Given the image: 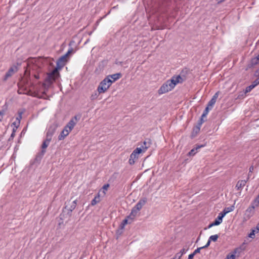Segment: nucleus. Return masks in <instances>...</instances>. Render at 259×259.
Listing matches in <instances>:
<instances>
[{
    "label": "nucleus",
    "mask_w": 259,
    "mask_h": 259,
    "mask_svg": "<svg viewBox=\"0 0 259 259\" xmlns=\"http://www.w3.org/2000/svg\"><path fill=\"white\" fill-rule=\"evenodd\" d=\"M112 83V80L109 77H105L99 84L97 91L99 94L104 93L109 88Z\"/></svg>",
    "instance_id": "f257e3e1"
},
{
    "label": "nucleus",
    "mask_w": 259,
    "mask_h": 259,
    "mask_svg": "<svg viewBox=\"0 0 259 259\" xmlns=\"http://www.w3.org/2000/svg\"><path fill=\"white\" fill-rule=\"evenodd\" d=\"M173 81L169 79L164 83L158 90L159 94H163L172 90L175 87Z\"/></svg>",
    "instance_id": "f03ea898"
},
{
    "label": "nucleus",
    "mask_w": 259,
    "mask_h": 259,
    "mask_svg": "<svg viewBox=\"0 0 259 259\" xmlns=\"http://www.w3.org/2000/svg\"><path fill=\"white\" fill-rule=\"evenodd\" d=\"M147 202V198H143L141 199L136 204L135 207L132 209L131 214L128 217L130 218L131 215L135 217L138 212L142 208Z\"/></svg>",
    "instance_id": "7ed1b4c3"
},
{
    "label": "nucleus",
    "mask_w": 259,
    "mask_h": 259,
    "mask_svg": "<svg viewBox=\"0 0 259 259\" xmlns=\"http://www.w3.org/2000/svg\"><path fill=\"white\" fill-rule=\"evenodd\" d=\"M57 128V125L55 123H53L50 125L47 130L46 137H48L49 138L52 139V137L55 134Z\"/></svg>",
    "instance_id": "20e7f679"
},
{
    "label": "nucleus",
    "mask_w": 259,
    "mask_h": 259,
    "mask_svg": "<svg viewBox=\"0 0 259 259\" xmlns=\"http://www.w3.org/2000/svg\"><path fill=\"white\" fill-rule=\"evenodd\" d=\"M18 70V67L16 65L11 67L4 76V80H6L8 78L12 76L15 73L17 72Z\"/></svg>",
    "instance_id": "39448f33"
},
{
    "label": "nucleus",
    "mask_w": 259,
    "mask_h": 259,
    "mask_svg": "<svg viewBox=\"0 0 259 259\" xmlns=\"http://www.w3.org/2000/svg\"><path fill=\"white\" fill-rule=\"evenodd\" d=\"M255 207H256L255 205L252 202V204L245 210V216L247 219H250L253 215Z\"/></svg>",
    "instance_id": "423d86ee"
},
{
    "label": "nucleus",
    "mask_w": 259,
    "mask_h": 259,
    "mask_svg": "<svg viewBox=\"0 0 259 259\" xmlns=\"http://www.w3.org/2000/svg\"><path fill=\"white\" fill-rule=\"evenodd\" d=\"M79 119V116L77 115L74 116L72 117L68 123L66 124L69 127V130H72L74 126L76 125L77 122Z\"/></svg>",
    "instance_id": "0eeeda50"
},
{
    "label": "nucleus",
    "mask_w": 259,
    "mask_h": 259,
    "mask_svg": "<svg viewBox=\"0 0 259 259\" xmlns=\"http://www.w3.org/2000/svg\"><path fill=\"white\" fill-rule=\"evenodd\" d=\"M18 93L19 94H26L30 96H32V92L27 87H19Z\"/></svg>",
    "instance_id": "6e6552de"
},
{
    "label": "nucleus",
    "mask_w": 259,
    "mask_h": 259,
    "mask_svg": "<svg viewBox=\"0 0 259 259\" xmlns=\"http://www.w3.org/2000/svg\"><path fill=\"white\" fill-rule=\"evenodd\" d=\"M241 250L240 248H236L234 249L232 252L227 255L225 259H235L236 255L238 253V255L240 253Z\"/></svg>",
    "instance_id": "1a4fd4ad"
},
{
    "label": "nucleus",
    "mask_w": 259,
    "mask_h": 259,
    "mask_svg": "<svg viewBox=\"0 0 259 259\" xmlns=\"http://www.w3.org/2000/svg\"><path fill=\"white\" fill-rule=\"evenodd\" d=\"M52 139L49 138L48 137H46V139L44 141L42 146H41V151L40 152L41 156H43L44 154L46 152V149L47 148V147L49 146L50 141H51Z\"/></svg>",
    "instance_id": "9d476101"
},
{
    "label": "nucleus",
    "mask_w": 259,
    "mask_h": 259,
    "mask_svg": "<svg viewBox=\"0 0 259 259\" xmlns=\"http://www.w3.org/2000/svg\"><path fill=\"white\" fill-rule=\"evenodd\" d=\"M52 139L49 138L48 137H46V139L44 141L42 146H41V151L40 152L41 156H43L44 154L46 152V149L47 148V147L49 146L50 141H51Z\"/></svg>",
    "instance_id": "9b49d317"
},
{
    "label": "nucleus",
    "mask_w": 259,
    "mask_h": 259,
    "mask_svg": "<svg viewBox=\"0 0 259 259\" xmlns=\"http://www.w3.org/2000/svg\"><path fill=\"white\" fill-rule=\"evenodd\" d=\"M70 52L71 51H68V52L65 55L62 56L59 59V60L57 62V65L58 67L61 68L64 66V62L66 60V57L68 55V54L70 53Z\"/></svg>",
    "instance_id": "f8f14e48"
},
{
    "label": "nucleus",
    "mask_w": 259,
    "mask_h": 259,
    "mask_svg": "<svg viewBox=\"0 0 259 259\" xmlns=\"http://www.w3.org/2000/svg\"><path fill=\"white\" fill-rule=\"evenodd\" d=\"M60 69L59 67L55 68L53 70H52L50 73L48 74V79L51 81L52 80H54L58 74V70Z\"/></svg>",
    "instance_id": "ddd939ff"
},
{
    "label": "nucleus",
    "mask_w": 259,
    "mask_h": 259,
    "mask_svg": "<svg viewBox=\"0 0 259 259\" xmlns=\"http://www.w3.org/2000/svg\"><path fill=\"white\" fill-rule=\"evenodd\" d=\"M171 80H174L172 82L175 83V85L178 83H182L185 79V77L184 76H182L181 74L174 76L172 77L170 79Z\"/></svg>",
    "instance_id": "4468645a"
},
{
    "label": "nucleus",
    "mask_w": 259,
    "mask_h": 259,
    "mask_svg": "<svg viewBox=\"0 0 259 259\" xmlns=\"http://www.w3.org/2000/svg\"><path fill=\"white\" fill-rule=\"evenodd\" d=\"M247 183V181L245 180H239L237 182L236 185L235 186V188L237 190L240 191V193H241L243 188L245 186Z\"/></svg>",
    "instance_id": "2eb2a0df"
},
{
    "label": "nucleus",
    "mask_w": 259,
    "mask_h": 259,
    "mask_svg": "<svg viewBox=\"0 0 259 259\" xmlns=\"http://www.w3.org/2000/svg\"><path fill=\"white\" fill-rule=\"evenodd\" d=\"M218 96L219 92H218L214 94L211 99L209 101L207 106L210 107V109H212V107L215 104Z\"/></svg>",
    "instance_id": "dca6fc26"
},
{
    "label": "nucleus",
    "mask_w": 259,
    "mask_h": 259,
    "mask_svg": "<svg viewBox=\"0 0 259 259\" xmlns=\"http://www.w3.org/2000/svg\"><path fill=\"white\" fill-rule=\"evenodd\" d=\"M151 144V140L150 139H146L143 144L141 145V147L143 149L144 152L146 151V150L150 147Z\"/></svg>",
    "instance_id": "f3484780"
},
{
    "label": "nucleus",
    "mask_w": 259,
    "mask_h": 259,
    "mask_svg": "<svg viewBox=\"0 0 259 259\" xmlns=\"http://www.w3.org/2000/svg\"><path fill=\"white\" fill-rule=\"evenodd\" d=\"M109 77V79L112 80V83L116 80H118L121 77V74L120 73H115L112 75H110L107 76Z\"/></svg>",
    "instance_id": "a211bd4d"
},
{
    "label": "nucleus",
    "mask_w": 259,
    "mask_h": 259,
    "mask_svg": "<svg viewBox=\"0 0 259 259\" xmlns=\"http://www.w3.org/2000/svg\"><path fill=\"white\" fill-rule=\"evenodd\" d=\"M204 147L203 145H197L196 148L192 149L188 153L189 156H194L196 153L198 149Z\"/></svg>",
    "instance_id": "6ab92c4d"
},
{
    "label": "nucleus",
    "mask_w": 259,
    "mask_h": 259,
    "mask_svg": "<svg viewBox=\"0 0 259 259\" xmlns=\"http://www.w3.org/2000/svg\"><path fill=\"white\" fill-rule=\"evenodd\" d=\"M187 250H186L185 248H182L181 249L179 252H178L175 255V257H174V259H181L182 256L185 254Z\"/></svg>",
    "instance_id": "aec40b11"
},
{
    "label": "nucleus",
    "mask_w": 259,
    "mask_h": 259,
    "mask_svg": "<svg viewBox=\"0 0 259 259\" xmlns=\"http://www.w3.org/2000/svg\"><path fill=\"white\" fill-rule=\"evenodd\" d=\"M69 133L67 130H63L60 134L58 136L59 140H63L66 136L69 135Z\"/></svg>",
    "instance_id": "412c9836"
},
{
    "label": "nucleus",
    "mask_w": 259,
    "mask_h": 259,
    "mask_svg": "<svg viewBox=\"0 0 259 259\" xmlns=\"http://www.w3.org/2000/svg\"><path fill=\"white\" fill-rule=\"evenodd\" d=\"M138 158V156L136 155L135 153H132L130 155V158L128 160V162L130 164L133 165L135 163V159H137Z\"/></svg>",
    "instance_id": "4be33fe9"
},
{
    "label": "nucleus",
    "mask_w": 259,
    "mask_h": 259,
    "mask_svg": "<svg viewBox=\"0 0 259 259\" xmlns=\"http://www.w3.org/2000/svg\"><path fill=\"white\" fill-rule=\"evenodd\" d=\"M100 201V195L98 194L95 196L94 198L91 201V205L94 206Z\"/></svg>",
    "instance_id": "5701e85b"
},
{
    "label": "nucleus",
    "mask_w": 259,
    "mask_h": 259,
    "mask_svg": "<svg viewBox=\"0 0 259 259\" xmlns=\"http://www.w3.org/2000/svg\"><path fill=\"white\" fill-rule=\"evenodd\" d=\"M142 152H144V150L142 148L141 146H140V147H137L136 149H135L132 153H135L136 155L138 156V155Z\"/></svg>",
    "instance_id": "b1692460"
},
{
    "label": "nucleus",
    "mask_w": 259,
    "mask_h": 259,
    "mask_svg": "<svg viewBox=\"0 0 259 259\" xmlns=\"http://www.w3.org/2000/svg\"><path fill=\"white\" fill-rule=\"evenodd\" d=\"M223 218L219 214L214 220V222L217 226L220 225L222 222Z\"/></svg>",
    "instance_id": "393cba45"
},
{
    "label": "nucleus",
    "mask_w": 259,
    "mask_h": 259,
    "mask_svg": "<svg viewBox=\"0 0 259 259\" xmlns=\"http://www.w3.org/2000/svg\"><path fill=\"white\" fill-rule=\"evenodd\" d=\"M23 113V111H19L18 113V115L15 118V120L17 121H19L20 122L21 119H22V115Z\"/></svg>",
    "instance_id": "a878e982"
},
{
    "label": "nucleus",
    "mask_w": 259,
    "mask_h": 259,
    "mask_svg": "<svg viewBox=\"0 0 259 259\" xmlns=\"http://www.w3.org/2000/svg\"><path fill=\"white\" fill-rule=\"evenodd\" d=\"M76 204H77V200H75L72 202V204L71 205V206L69 208V210L70 211H72L73 210H74L75 208V207L76 206Z\"/></svg>",
    "instance_id": "bb28decb"
},
{
    "label": "nucleus",
    "mask_w": 259,
    "mask_h": 259,
    "mask_svg": "<svg viewBox=\"0 0 259 259\" xmlns=\"http://www.w3.org/2000/svg\"><path fill=\"white\" fill-rule=\"evenodd\" d=\"M259 62V60L257 59L256 57L252 58L250 61L251 66H254L256 65Z\"/></svg>",
    "instance_id": "cd10ccee"
},
{
    "label": "nucleus",
    "mask_w": 259,
    "mask_h": 259,
    "mask_svg": "<svg viewBox=\"0 0 259 259\" xmlns=\"http://www.w3.org/2000/svg\"><path fill=\"white\" fill-rule=\"evenodd\" d=\"M219 238V235L216 234V235H211L209 237V239L211 241H213V242H215L217 241L218 239Z\"/></svg>",
    "instance_id": "c85d7f7f"
},
{
    "label": "nucleus",
    "mask_w": 259,
    "mask_h": 259,
    "mask_svg": "<svg viewBox=\"0 0 259 259\" xmlns=\"http://www.w3.org/2000/svg\"><path fill=\"white\" fill-rule=\"evenodd\" d=\"M234 209H235V207L234 205H232V206H231L230 207H225L224 208L225 211H226V212L227 213H229L230 212L233 211L234 210Z\"/></svg>",
    "instance_id": "c756f323"
},
{
    "label": "nucleus",
    "mask_w": 259,
    "mask_h": 259,
    "mask_svg": "<svg viewBox=\"0 0 259 259\" xmlns=\"http://www.w3.org/2000/svg\"><path fill=\"white\" fill-rule=\"evenodd\" d=\"M252 202L253 204L255 205V206L257 207L259 206V194L254 199Z\"/></svg>",
    "instance_id": "7c9ffc66"
},
{
    "label": "nucleus",
    "mask_w": 259,
    "mask_h": 259,
    "mask_svg": "<svg viewBox=\"0 0 259 259\" xmlns=\"http://www.w3.org/2000/svg\"><path fill=\"white\" fill-rule=\"evenodd\" d=\"M254 88V87L252 84L246 87L245 90V93H247L250 92Z\"/></svg>",
    "instance_id": "2f4dec72"
},
{
    "label": "nucleus",
    "mask_w": 259,
    "mask_h": 259,
    "mask_svg": "<svg viewBox=\"0 0 259 259\" xmlns=\"http://www.w3.org/2000/svg\"><path fill=\"white\" fill-rule=\"evenodd\" d=\"M20 122L19 121H17L15 120L14 122H13L12 124H11V126H15V127H18L20 125Z\"/></svg>",
    "instance_id": "473e14b6"
},
{
    "label": "nucleus",
    "mask_w": 259,
    "mask_h": 259,
    "mask_svg": "<svg viewBox=\"0 0 259 259\" xmlns=\"http://www.w3.org/2000/svg\"><path fill=\"white\" fill-rule=\"evenodd\" d=\"M255 230L252 229L251 232L248 234V237L251 238H254L255 237Z\"/></svg>",
    "instance_id": "72a5a7b5"
},
{
    "label": "nucleus",
    "mask_w": 259,
    "mask_h": 259,
    "mask_svg": "<svg viewBox=\"0 0 259 259\" xmlns=\"http://www.w3.org/2000/svg\"><path fill=\"white\" fill-rule=\"evenodd\" d=\"M252 85L255 88L256 86H257L258 84H259V77L256 78L255 80H254L252 83H251Z\"/></svg>",
    "instance_id": "f704fd0d"
},
{
    "label": "nucleus",
    "mask_w": 259,
    "mask_h": 259,
    "mask_svg": "<svg viewBox=\"0 0 259 259\" xmlns=\"http://www.w3.org/2000/svg\"><path fill=\"white\" fill-rule=\"evenodd\" d=\"M211 109H210V107H209V106H207L205 110L203 111V113H204V115H207L208 113V112L210 110H211Z\"/></svg>",
    "instance_id": "c9c22d12"
},
{
    "label": "nucleus",
    "mask_w": 259,
    "mask_h": 259,
    "mask_svg": "<svg viewBox=\"0 0 259 259\" xmlns=\"http://www.w3.org/2000/svg\"><path fill=\"white\" fill-rule=\"evenodd\" d=\"M127 220L124 219L123 220L122 223L120 225L121 228L122 229L124 227L125 225L127 224Z\"/></svg>",
    "instance_id": "e433bc0d"
},
{
    "label": "nucleus",
    "mask_w": 259,
    "mask_h": 259,
    "mask_svg": "<svg viewBox=\"0 0 259 259\" xmlns=\"http://www.w3.org/2000/svg\"><path fill=\"white\" fill-rule=\"evenodd\" d=\"M228 213L226 211H225V209H224L223 211L221 212L220 213H219V214L222 218H223L225 215Z\"/></svg>",
    "instance_id": "4c0bfd02"
},
{
    "label": "nucleus",
    "mask_w": 259,
    "mask_h": 259,
    "mask_svg": "<svg viewBox=\"0 0 259 259\" xmlns=\"http://www.w3.org/2000/svg\"><path fill=\"white\" fill-rule=\"evenodd\" d=\"M202 249H203V247H201L197 248L196 249H195L194 250V251L193 252V253H194V254H195L196 253H199L200 250Z\"/></svg>",
    "instance_id": "58836bf2"
},
{
    "label": "nucleus",
    "mask_w": 259,
    "mask_h": 259,
    "mask_svg": "<svg viewBox=\"0 0 259 259\" xmlns=\"http://www.w3.org/2000/svg\"><path fill=\"white\" fill-rule=\"evenodd\" d=\"M98 96V95L97 93H96L95 94H93L91 97V100H94L96 99L97 98Z\"/></svg>",
    "instance_id": "ea45409f"
},
{
    "label": "nucleus",
    "mask_w": 259,
    "mask_h": 259,
    "mask_svg": "<svg viewBox=\"0 0 259 259\" xmlns=\"http://www.w3.org/2000/svg\"><path fill=\"white\" fill-rule=\"evenodd\" d=\"M210 242H211V241L208 239L207 243L204 246H202V247H203V248H207V247H208L209 246Z\"/></svg>",
    "instance_id": "a19ab883"
},
{
    "label": "nucleus",
    "mask_w": 259,
    "mask_h": 259,
    "mask_svg": "<svg viewBox=\"0 0 259 259\" xmlns=\"http://www.w3.org/2000/svg\"><path fill=\"white\" fill-rule=\"evenodd\" d=\"M217 226L216 224L214 223V222H212V223L210 224L208 227H207V228L208 229H209L210 228H211L213 226Z\"/></svg>",
    "instance_id": "79ce46f5"
},
{
    "label": "nucleus",
    "mask_w": 259,
    "mask_h": 259,
    "mask_svg": "<svg viewBox=\"0 0 259 259\" xmlns=\"http://www.w3.org/2000/svg\"><path fill=\"white\" fill-rule=\"evenodd\" d=\"M15 133H14V132H12L10 138L9 139V140L10 141L11 139H13V138L15 137Z\"/></svg>",
    "instance_id": "37998d69"
},
{
    "label": "nucleus",
    "mask_w": 259,
    "mask_h": 259,
    "mask_svg": "<svg viewBox=\"0 0 259 259\" xmlns=\"http://www.w3.org/2000/svg\"><path fill=\"white\" fill-rule=\"evenodd\" d=\"M254 169V167H253V166H251L250 167H249V174H250V173H251L253 170ZM250 176V175H249V176Z\"/></svg>",
    "instance_id": "c03bdc74"
},
{
    "label": "nucleus",
    "mask_w": 259,
    "mask_h": 259,
    "mask_svg": "<svg viewBox=\"0 0 259 259\" xmlns=\"http://www.w3.org/2000/svg\"><path fill=\"white\" fill-rule=\"evenodd\" d=\"M204 120L203 118H201L200 121L199 122V126L201 125V124L204 122Z\"/></svg>",
    "instance_id": "a18cd8bd"
},
{
    "label": "nucleus",
    "mask_w": 259,
    "mask_h": 259,
    "mask_svg": "<svg viewBox=\"0 0 259 259\" xmlns=\"http://www.w3.org/2000/svg\"><path fill=\"white\" fill-rule=\"evenodd\" d=\"M194 255L195 254L193 253L189 254L188 256V259H192Z\"/></svg>",
    "instance_id": "49530a36"
},
{
    "label": "nucleus",
    "mask_w": 259,
    "mask_h": 259,
    "mask_svg": "<svg viewBox=\"0 0 259 259\" xmlns=\"http://www.w3.org/2000/svg\"><path fill=\"white\" fill-rule=\"evenodd\" d=\"M63 130H67L69 133H70V132L71 131V130H69V127L67 125H66L64 127Z\"/></svg>",
    "instance_id": "de8ad7c7"
},
{
    "label": "nucleus",
    "mask_w": 259,
    "mask_h": 259,
    "mask_svg": "<svg viewBox=\"0 0 259 259\" xmlns=\"http://www.w3.org/2000/svg\"><path fill=\"white\" fill-rule=\"evenodd\" d=\"M109 184L104 185L103 187V189L104 190H107Z\"/></svg>",
    "instance_id": "09e8293b"
},
{
    "label": "nucleus",
    "mask_w": 259,
    "mask_h": 259,
    "mask_svg": "<svg viewBox=\"0 0 259 259\" xmlns=\"http://www.w3.org/2000/svg\"><path fill=\"white\" fill-rule=\"evenodd\" d=\"M5 114V111L4 110H1L0 111V116L3 117V115Z\"/></svg>",
    "instance_id": "8fccbe9b"
},
{
    "label": "nucleus",
    "mask_w": 259,
    "mask_h": 259,
    "mask_svg": "<svg viewBox=\"0 0 259 259\" xmlns=\"http://www.w3.org/2000/svg\"><path fill=\"white\" fill-rule=\"evenodd\" d=\"M255 229L257 230V233L259 232V223L257 224Z\"/></svg>",
    "instance_id": "3c124183"
},
{
    "label": "nucleus",
    "mask_w": 259,
    "mask_h": 259,
    "mask_svg": "<svg viewBox=\"0 0 259 259\" xmlns=\"http://www.w3.org/2000/svg\"><path fill=\"white\" fill-rule=\"evenodd\" d=\"M13 127V131L12 132H14V133H16L18 127H15V126H12Z\"/></svg>",
    "instance_id": "603ef678"
},
{
    "label": "nucleus",
    "mask_w": 259,
    "mask_h": 259,
    "mask_svg": "<svg viewBox=\"0 0 259 259\" xmlns=\"http://www.w3.org/2000/svg\"><path fill=\"white\" fill-rule=\"evenodd\" d=\"M206 116V115H204V113H203L201 116V118H204V117H205Z\"/></svg>",
    "instance_id": "864d4df0"
},
{
    "label": "nucleus",
    "mask_w": 259,
    "mask_h": 259,
    "mask_svg": "<svg viewBox=\"0 0 259 259\" xmlns=\"http://www.w3.org/2000/svg\"><path fill=\"white\" fill-rule=\"evenodd\" d=\"M249 177H249V174H248V177H247V179H246V180H245V181H247H247H248L249 179Z\"/></svg>",
    "instance_id": "5fc2aeb1"
},
{
    "label": "nucleus",
    "mask_w": 259,
    "mask_h": 259,
    "mask_svg": "<svg viewBox=\"0 0 259 259\" xmlns=\"http://www.w3.org/2000/svg\"><path fill=\"white\" fill-rule=\"evenodd\" d=\"M3 117L0 116V122H1L3 120Z\"/></svg>",
    "instance_id": "6e6d98bb"
},
{
    "label": "nucleus",
    "mask_w": 259,
    "mask_h": 259,
    "mask_svg": "<svg viewBox=\"0 0 259 259\" xmlns=\"http://www.w3.org/2000/svg\"><path fill=\"white\" fill-rule=\"evenodd\" d=\"M33 64H34V62L36 61V59L34 58H33Z\"/></svg>",
    "instance_id": "4d7b16f0"
},
{
    "label": "nucleus",
    "mask_w": 259,
    "mask_h": 259,
    "mask_svg": "<svg viewBox=\"0 0 259 259\" xmlns=\"http://www.w3.org/2000/svg\"><path fill=\"white\" fill-rule=\"evenodd\" d=\"M257 59H258V60H259V54L256 57Z\"/></svg>",
    "instance_id": "13d9d810"
},
{
    "label": "nucleus",
    "mask_w": 259,
    "mask_h": 259,
    "mask_svg": "<svg viewBox=\"0 0 259 259\" xmlns=\"http://www.w3.org/2000/svg\"><path fill=\"white\" fill-rule=\"evenodd\" d=\"M35 78H38V77L36 75H33Z\"/></svg>",
    "instance_id": "bf43d9fd"
},
{
    "label": "nucleus",
    "mask_w": 259,
    "mask_h": 259,
    "mask_svg": "<svg viewBox=\"0 0 259 259\" xmlns=\"http://www.w3.org/2000/svg\"><path fill=\"white\" fill-rule=\"evenodd\" d=\"M88 41H89V39H88V40H87L85 42V44H86V43L88 42Z\"/></svg>",
    "instance_id": "052dcab7"
},
{
    "label": "nucleus",
    "mask_w": 259,
    "mask_h": 259,
    "mask_svg": "<svg viewBox=\"0 0 259 259\" xmlns=\"http://www.w3.org/2000/svg\"><path fill=\"white\" fill-rule=\"evenodd\" d=\"M33 97H34L35 96V93H34V92H33Z\"/></svg>",
    "instance_id": "680f3d73"
},
{
    "label": "nucleus",
    "mask_w": 259,
    "mask_h": 259,
    "mask_svg": "<svg viewBox=\"0 0 259 259\" xmlns=\"http://www.w3.org/2000/svg\"><path fill=\"white\" fill-rule=\"evenodd\" d=\"M197 128H198V130H200V127H198Z\"/></svg>",
    "instance_id": "e2e57ef3"
}]
</instances>
